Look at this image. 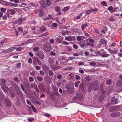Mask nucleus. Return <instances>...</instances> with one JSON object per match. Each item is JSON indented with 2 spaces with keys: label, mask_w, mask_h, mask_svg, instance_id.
<instances>
[{
  "label": "nucleus",
  "mask_w": 122,
  "mask_h": 122,
  "mask_svg": "<svg viewBox=\"0 0 122 122\" xmlns=\"http://www.w3.org/2000/svg\"><path fill=\"white\" fill-rule=\"evenodd\" d=\"M106 83L108 85H110L112 83V80L110 79L108 80L107 81Z\"/></svg>",
  "instance_id": "obj_48"
},
{
  "label": "nucleus",
  "mask_w": 122,
  "mask_h": 122,
  "mask_svg": "<svg viewBox=\"0 0 122 122\" xmlns=\"http://www.w3.org/2000/svg\"><path fill=\"white\" fill-rule=\"evenodd\" d=\"M37 78L38 81H43V78L40 76H37Z\"/></svg>",
  "instance_id": "obj_39"
},
{
  "label": "nucleus",
  "mask_w": 122,
  "mask_h": 122,
  "mask_svg": "<svg viewBox=\"0 0 122 122\" xmlns=\"http://www.w3.org/2000/svg\"><path fill=\"white\" fill-rule=\"evenodd\" d=\"M113 107H110L109 109V111L112 112L114 111L113 109Z\"/></svg>",
  "instance_id": "obj_54"
},
{
  "label": "nucleus",
  "mask_w": 122,
  "mask_h": 122,
  "mask_svg": "<svg viewBox=\"0 0 122 122\" xmlns=\"http://www.w3.org/2000/svg\"><path fill=\"white\" fill-rule=\"evenodd\" d=\"M92 77L89 76H87L86 78V80L87 81H90L91 80Z\"/></svg>",
  "instance_id": "obj_29"
},
{
  "label": "nucleus",
  "mask_w": 122,
  "mask_h": 122,
  "mask_svg": "<svg viewBox=\"0 0 122 122\" xmlns=\"http://www.w3.org/2000/svg\"><path fill=\"white\" fill-rule=\"evenodd\" d=\"M31 107L32 108V109L33 111L35 112H36V108L34 107V106L31 105Z\"/></svg>",
  "instance_id": "obj_43"
},
{
  "label": "nucleus",
  "mask_w": 122,
  "mask_h": 122,
  "mask_svg": "<svg viewBox=\"0 0 122 122\" xmlns=\"http://www.w3.org/2000/svg\"><path fill=\"white\" fill-rule=\"evenodd\" d=\"M24 20V18L20 17L18 19V21L19 25L22 24V21Z\"/></svg>",
  "instance_id": "obj_20"
},
{
  "label": "nucleus",
  "mask_w": 122,
  "mask_h": 122,
  "mask_svg": "<svg viewBox=\"0 0 122 122\" xmlns=\"http://www.w3.org/2000/svg\"><path fill=\"white\" fill-rule=\"evenodd\" d=\"M73 46L74 48L76 49H77L78 48V46L76 44H73Z\"/></svg>",
  "instance_id": "obj_64"
},
{
  "label": "nucleus",
  "mask_w": 122,
  "mask_h": 122,
  "mask_svg": "<svg viewBox=\"0 0 122 122\" xmlns=\"http://www.w3.org/2000/svg\"><path fill=\"white\" fill-rule=\"evenodd\" d=\"M58 59L59 61L64 60L65 59V57L62 56H61L59 57Z\"/></svg>",
  "instance_id": "obj_46"
},
{
  "label": "nucleus",
  "mask_w": 122,
  "mask_h": 122,
  "mask_svg": "<svg viewBox=\"0 0 122 122\" xmlns=\"http://www.w3.org/2000/svg\"><path fill=\"white\" fill-rule=\"evenodd\" d=\"M43 47L44 50L47 52H50L52 48L51 45L48 42L45 43L43 45Z\"/></svg>",
  "instance_id": "obj_3"
},
{
  "label": "nucleus",
  "mask_w": 122,
  "mask_h": 122,
  "mask_svg": "<svg viewBox=\"0 0 122 122\" xmlns=\"http://www.w3.org/2000/svg\"><path fill=\"white\" fill-rule=\"evenodd\" d=\"M33 42L32 40V39H30L28 40L27 41L25 42V44L27 45L28 43L32 42Z\"/></svg>",
  "instance_id": "obj_49"
},
{
  "label": "nucleus",
  "mask_w": 122,
  "mask_h": 122,
  "mask_svg": "<svg viewBox=\"0 0 122 122\" xmlns=\"http://www.w3.org/2000/svg\"><path fill=\"white\" fill-rule=\"evenodd\" d=\"M118 100L117 99H115L113 97L112 98L111 101V102L112 104H116L117 103Z\"/></svg>",
  "instance_id": "obj_14"
},
{
  "label": "nucleus",
  "mask_w": 122,
  "mask_h": 122,
  "mask_svg": "<svg viewBox=\"0 0 122 122\" xmlns=\"http://www.w3.org/2000/svg\"><path fill=\"white\" fill-rule=\"evenodd\" d=\"M51 68L52 69V70H56L57 69H58V67H57V66H55V67H53V66H51Z\"/></svg>",
  "instance_id": "obj_51"
},
{
  "label": "nucleus",
  "mask_w": 122,
  "mask_h": 122,
  "mask_svg": "<svg viewBox=\"0 0 122 122\" xmlns=\"http://www.w3.org/2000/svg\"><path fill=\"white\" fill-rule=\"evenodd\" d=\"M80 83V81H78L75 82L74 83V85L75 87H77L78 86L79 84Z\"/></svg>",
  "instance_id": "obj_32"
},
{
  "label": "nucleus",
  "mask_w": 122,
  "mask_h": 122,
  "mask_svg": "<svg viewBox=\"0 0 122 122\" xmlns=\"http://www.w3.org/2000/svg\"><path fill=\"white\" fill-rule=\"evenodd\" d=\"M112 9L113 7L112 6H110L107 9L108 10H109L112 13L114 12V10H112Z\"/></svg>",
  "instance_id": "obj_36"
},
{
  "label": "nucleus",
  "mask_w": 122,
  "mask_h": 122,
  "mask_svg": "<svg viewBox=\"0 0 122 122\" xmlns=\"http://www.w3.org/2000/svg\"><path fill=\"white\" fill-rule=\"evenodd\" d=\"M6 3V5L7 6H11L12 3L7 2L6 1H4Z\"/></svg>",
  "instance_id": "obj_40"
},
{
  "label": "nucleus",
  "mask_w": 122,
  "mask_h": 122,
  "mask_svg": "<svg viewBox=\"0 0 122 122\" xmlns=\"http://www.w3.org/2000/svg\"><path fill=\"white\" fill-rule=\"evenodd\" d=\"M47 5L48 6H50L51 4V1L48 0H47Z\"/></svg>",
  "instance_id": "obj_45"
},
{
  "label": "nucleus",
  "mask_w": 122,
  "mask_h": 122,
  "mask_svg": "<svg viewBox=\"0 0 122 122\" xmlns=\"http://www.w3.org/2000/svg\"><path fill=\"white\" fill-rule=\"evenodd\" d=\"M1 82L0 83V85L2 89L4 91L6 90L7 88V86L6 83L7 82L4 79H1Z\"/></svg>",
  "instance_id": "obj_4"
},
{
  "label": "nucleus",
  "mask_w": 122,
  "mask_h": 122,
  "mask_svg": "<svg viewBox=\"0 0 122 122\" xmlns=\"http://www.w3.org/2000/svg\"><path fill=\"white\" fill-rule=\"evenodd\" d=\"M105 96H103V95H101L99 97V99L100 101H102L104 99Z\"/></svg>",
  "instance_id": "obj_31"
},
{
  "label": "nucleus",
  "mask_w": 122,
  "mask_h": 122,
  "mask_svg": "<svg viewBox=\"0 0 122 122\" xmlns=\"http://www.w3.org/2000/svg\"><path fill=\"white\" fill-rule=\"evenodd\" d=\"M87 25V24H85L83 25V26L82 27V29L83 30L86 27Z\"/></svg>",
  "instance_id": "obj_60"
},
{
  "label": "nucleus",
  "mask_w": 122,
  "mask_h": 122,
  "mask_svg": "<svg viewBox=\"0 0 122 122\" xmlns=\"http://www.w3.org/2000/svg\"><path fill=\"white\" fill-rule=\"evenodd\" d=\"M113 107V109L114 111H116L118 109H119L120 108V106H114Z\"/></svg>",
  "instance_id": "obj_27"
},
{
  "label": "nucleus",
  "mask_w": 122,
  "mask_h": 122,
  "mask_svg": "<svg viewBox=\"0 0 122 122\" xmlns=\"http://www.w3.org/2000/svg\"><path fill=\"white\" fill-rule=\"evenodd\" d=\"M20 86L21 87L22 90L25 93V89L24 88V86L23 84H20Z\"/></svg>",
  "instance_id": "obj_56"
},
{
  "label": "nucleus",
  "mask_w": 122,
  "mask_h": 122,
  "mask_svg": "<svg viewBox=\"0 0 122 122\" xmlns=\"http://www.w3.org/2000/svg\"><path fill=\"white\" fill-rule=\"evenodd\" d=\"M117 52V50H114L111 51H110V53H113L116 54Z\"/></svg>",
  "instance_id": "obj_59"
},
{
  "label": "nucleus",
  "mask_w": 122,
  "mask_h": 122,
  "mask_svg": "<svg viewBox=\"0 0 122 122\" xmlns=\"http://www.w3.org/2000/svg\"><path fill=\"white\" fill-rule=\"evenodd\" d=\"M15 89L16 91V92H17L19 91V90H20V89L19 88V86L18 85H16L15 83Z\"/></svg>",
  "instance_id": "obj_28"
},
{
  "label": "nucleus",
  "mask_w": 122,
  "mask_h": 122,
  "mask_svg": "<svg viewBox=\"0 0 122 122\" xmlns=\"http://www.w3.org/2000/svg\"><path fill=\"white\" fill-rule=\"evenodd\" d=\"M79 90L81 91L84 93L85 92L86 89L84 86L82 84H80L79 86Z\"/></svg>",
  "instance_id": "obj_10"
},
{
  "label": "nucleus",
  "mask_w": 122,
  "mask_h": 122,
  "mask_svg": "<svg viewBox=\"0 0 122 122\" xmlns=\"http://www.w3.org/2000/svg\"><path fill=\"white\" fill-rule=\"evenodd\" d=\"M101 4L105 6H106L107 4L105 1H103L102 2Z\"/></svg>",
  "instance_id": "obj_57"
},
{
  "label": "nucleus",
  "mask_w": 122,
  "mask_h": 122,
  "mask_svg": "<svg viewBox=\"0 0 122 122\" xmlns=\"http://www.w3.org/2000/svg\"><path fill=\"white\" fill-rule=\"evenodd\" d=\"M34 60L35 61L38 63V64L40 65L41 66L42 64V62H41V61L38 59L36 57H35L34 58Z\"/></svg>",
  "instance_id": "obj_16"
},
{
  "label": "nucleus",
  "mask_w": 122,
  "mask_h": 122,
  "mask_svg": "<svg viewBox=\"0 0 122 122\" xmlns=\"http://www.w3.org/2000/svg\"><path fill=\"white\" fill-rule=\"evenodd\" d=\"M46 28L44 26H42L40 28V30L42 32H43L46 30Z\"/></svg>",
  "instance_id": "obj_30"
},
{
  "label": "nucleus",
  "mask_w": 122,
  "mask_h": 122,
  "mask_svg": "<svg viewBox=\"0 0 122 122\" xmlns=\"http://www.w3.org/2000/svg\"><path fill=\"white\" fill-rule=\"evenodd\" d=\"M121 115V113L119 112H114L111 114V116L113 117H119Z\"/></svg>",
  "instance_id": "obj_8"
},
{
  "label": "nucleus",
  "mask_w": 122,
  "mask_h": 122,
  "mask_svg": "<svg viewBox=\"0 0 122 122\" xmlns=\"http://www.w3.org/2000/svg\"><path fill=\"white\" fill-rule=\"evenodd\" d=\"M6 41L7 40L6 39L4 38L3 40L0 42V47L2 46L4 43H6Z\"/></svg>",
  "instance_id": "obj_22"
},
{
  "label": "nucleus",
  "mask_w": 122,
  "mask_h": 122,
  "mask_svg": "<svg viewBox=\"0 0 122 122\" xmlns=\"http://www.w3.org/2000/svg\"><path fill=\"white\" fill-rule=\"evenodd\" d=\"M117 84L119 86H122V78L120 79L117 82Z\"/></svg>",
  "instance_id": "obj_19"
},
{
  "label": "nucleus",
  "mask_w": 122,
  "mask_h": 122,
  "mask_svg": "<svg viewBox=\"0 0 122 122\" xmlns=\"http://www.w3.org/2000/svg\"><path fill=\"white\" fill-rule=\"evenodd\" d=\"M54 9L57 12L60 10V9L59 7H55Z\"/></svg>",
  "instance_id": "obj_47"
},
{
  "label": "nucleus",
  "mask_w": 122,
  "mask_h": 122,
  "mask_svg": "<svg viewBox=\"0 0 122 122\" xmlns=\"http://www.w3.org/2000/svg\"><path fill=\"white\" fill-rule=\"evenodd\" d=\"M49 76H53L54 74L51 70H50L49 71Z\"/></svg>",
  "instance_id": "obj_33"
},
{
  "label": "nucleus",
  "mask_w": 122,
  "mask_h": 122,
  "mask_svg": "<svg viewBox=\"0 0 122 122\" xmlns=\"http://www.w3.org/2000/svg\"><path fill=\"white\" fill-rule=\"evenodd\" d=\"M53 90L54 92L58 91V88L56 87H53Z\"/></svg>",
  "instance_id": "obj_62"
},
{
  "label": "nucleus",
  "mask_w": 122,
  "mask_h": 122,
  "mask_svg": "<svg viewBox=\"0 0 122 122\" xmlns=\"http://www.w3.org/2000/svg\"><path fill=\"white\" fill-rule=\"evenodd\" d=\"M99 44L97 45L98 47H101L102 46H105L106 45V41L103 39H100L99 41Z\"/></svg>",
  "instance_id": "obj_5"
},
{
  "label": "nucleus",
  "mask_w": 122,
  "mask_h": 122,
  "mask_svg": "<svg viewBox=\"0 0 122 122\" xmlns=\"http://www.w3.org/2000/svg\"><path fill=\"white\" fill-rule=\"evenodd\" d=\"M74 31L75 32H76L79 35L81 34L82 33V31L79 29H76Z\"/></svg>",
  "instance_id": "obj_25"
},
{
  "label": "nucleus",
  "mask_w": 122,
  "mask_h": 122,
  "mask_svg": "<svg viewBox=\"0 0 122 122\" xmlns=\"http://www.w3.org/2000/svg\"><path fill=\"white\" fill-rule=\"evenodd\" d=\"M68 32V31L67 30L64 31L62 32V34L63 36L66 35Z\"/></svg>",
  "instance_id": "obj_53"
},
{
  "label": "nucleus",
  "mask_w": 122,
  "mask_h": 122,
  "mask_svg": "<svg viewBox=\"0 0 122 122\" xmlns=\"http://www.w3.org/2000/svg\"><path fill=\"white\" fill-rule=\"evenodd\" d=\"M37 11L39 12V15L40 17L42 16L44 14V13L43 10L42 9H40L39 10H37Z\"/></svg>",
  "instance_id": "obj_18"
},
{
  "label": "nucleus",
  "mask_w": 122,
  "mask_h": 122,
  "mask_svg": "<svg viewBox=\"0 0 122 122\" xmlns=\"http://www.w3.org/2000/svg\"><path fill=\"white\" fill-rule=\"evenodd\" d=\"M54 60L51 58H49L48 59L49 63L50 64H53L54 62Z\"/></svg>",
  "instance_id": "obj_26"
},
{
  "label": "nucleus",
  "mask_w": 122,
  "mask_h": 122,
  "mask_svg": "<svg viewBox=\"0 0 122 122\" xmlns=\"http://www.w3.org/2000/svg\"><path fill=\"white\" fill-rule=\"evenodd\" d=\"M37 55L41 59H43L44 57V55L43 53L41 51H39L36 53Z\"/></svg>",
  "instance_id": "obj_7"
},
{
  "label": "nucleus",
  "mask_w": 122,
  "mask_h": 122,
  "mask_svg": "<svg viewBox=\"0 0 122 122\" xmlns=\"http://www.w3.org/2000/svg\"><path fill=\"white\" fill-rule=\"evenodd\" d=\"M61 37V36H58V37H55V40L57 43H59L61 41L60 40V38Z\"/></svg>",
  "instance_id": "obj_24"
},
{
  "label": "nucleus",
  "mask_w": 122,
  "mask_h": 122,
  "mask_svg": "<svg viewBox=\"0 0 122 122\" xmlns=\"http://www.w3.org/2000/svg\"><path fill=\"white\" fill-rule=\"evenodd\" d=\"M75 78L76 80H79L80 79L81 77L79 76L76 75L75 76Z\"/></svg>",
  "instance_id": "obj_50"
},
{
  "label": "nucleus",
  "mask_w": 122,
  "mask_h": 122,
  "mask_svg": "<svg viewBox=\"0 0 122 122\" xmlns=\"http://www.w3.org/2000/svg\"><path fill=\"white\" fill-rule=\"evenodd\" d=\"M99 84L98 82L95 81L93 85V86L92 87V82L90 84L88 88V91L90 92L92 90V88L95 91H97L98 90L99 88V86H98Z\"/></svg>",
  "instance_id": "obj_2"
},
{
  "label": "nucleus",
  "mask_w": 122,
  "mask_h": 122,
  "mask_svg": "<svg viewBox=\"0 0 122 122\" xmlns=\"http://www.w3.org/2000/svg\"><path fill=\"white\" fill-rule=\"evenodd\" d=\"M77 40L78 41H80L81 40H82L83 39L86 38V37L84 36H77Z\"/></svg>",
  "instance_id": "obj_17"
},
{
  "label": "nucleus",
  "mask_w": 122,
  "mask_h": 122,
  "mask_svg": "<svg viewBox=\"0 0 122 122\" xmlns=\"http://www.w3.org/2000/svg\"><path fill=\"white\" fill-rule=\"evenodd\" d=\"M49 42L51 44L54 43V39H51L49 41Z\"/></svg>",
  "instance_id": "obj_61"
},
{
  "label": "nucleus",
  "mask_w": 122,
  "mask_h": 122,
  "mask_svg": "<svg viewBox=\"0 0 122 122\" xmlns=\"http://www.w3.org/2000/svg\"><path fill=\"white\" fill-rule=\"evenodd\" d=\"M82 13H81L78 16L76 17L75 18H74L75 20H76L77 19H81L82 16Z\"/></svg>",
  "instance_id": "obj_21"
},
{
  "label": "nucleus",
  "mask_w": 122,
  "mask_h": 122,
  "mask_svg": "<svg viewBox=\"0 0 122 122\" xmlns=\"http://www.w3.org/2000/svg\"><path fill=\"white\" fill-rule=\"evenodd\" d=\"M88 40L90 42L94 43V40L93 39L90 38L88 39Z\"/></svg>",
  "instance_id": "obj_55"
},
{
  "label": "nucleus",
  "mask_w": 122,
  "mask_h": 122,
  "mask_svg": "<svg viewBox=\"0 0 122 122\" xmlns=\"http://www.w3.org/2000/svg\"><path fill=\"white\" fill-rule=\"evenodd\" d=\"M16 92L18 95H19L21 97H22L23 96V93L20 90H19V91L17 92Z\"/></svg>",
  "instance_id": "obj_35"
},
{
  "label": "nucleus",
  "mask_w": 122,
  "mask_h": 122,
  "mask_svg": "<svg viewBox=\"0 0 122 122\" xmlns=\"http://www.w3.org/2000/svg\"><path fill=\"white\" fill-rule=\"evenodd\" d=\"M79 44L80 46L84 49H86L87 47V46L93 47L94 45V44L88 42V39L84 40L79 42Z\"/></svg>",
  "instance_id": "obj_1"
},
{
  "label": "nucleus",
  "mask_w": 122,
  "mask_h": 122,
  "mask_svg": "<svg viewBox=\"0 0 122 122\" xmlns=\"http://www.w3.org/2000/svg\"><path fill=\"white\" fill-rule=\"evenodd\" d=\"M18 31H20L21 33L23 32V29L21 27H19L18 28Z\"/></svg>",
  "instance_id": "obj_58"
},
{
  "label": "nucleus",
  "mask_w": 122,
  "mask_h": 122,
  "mask_svg": "<svg viewBox=\"0 0 122 122\" xmlns=\"http://www.w3.org/2000/svg\"><path fill=\"white\" fill-rule=\"evenodd\" d=\"M68 92L69 93H71L73 92L74 90L71 88L67 87V88Z\"/></svg>",
  "instance_id": "obj_23"
},
{
  "label": "nucleus",
  "mask_w": 122,
  "mask_h": 122,
  "mask_svg": "<svg viewBox=\"0 0 122 122\" xmlns=\"http://www.w3.org/2000/svg\"><path fill=\"white\" fill-rule=\"evenodd\" d=\"M76 97L79 100L82 99L83 97V94L81 92H77L76 93Z\"/></svg>",
  "instance_id": "obj_11"
},
{
  "label": "nucleus",
  "mask_w": 122,
  "mask_h": 122,
  "mask_svg": "<svg viewBox=\"0 0 122 122\" xmlns=\"http://www.w3.org/2000/svg\"><path fill=\"white\" fill-rule=\"evenodd\" d=\"M102 95H103V96H105L107 93V92H106V91L103 90H102Z\"/></svg>",
  "instance_id": "obj_41"
},
{
  "label": "nucleus",
  "mask_w": 122,
  "mask_h": 122,
  "mask_svg": "<svg viewBox=\"0 0 122 122\" xmlns=\"http://www.w3.org/2000/svg\"><path fill=\"white\" fill-rule=\"evenodd\" d=\"M43 68L45 70H48L49 69V67L46 65H45L43 66Z\"/></svg>",
  "instance_id": "obj_42"
},
{
  "label": "nucleus",
  "mask_w": 122,
  "mask_h": 122,
  "mask_svg": "<svg viewBox=\"0 0 122 122\" xmlns=\"http://www.w3.org/2000/svg\"><path fill=\"white\" fill-rule=\"evenodd\" d=\"M109 56V54H106L102 55L101 56L102 57H108Z\"/></svg>",
  "instance_id": "obj_44"
},
{
  "label": "nucleus",
  "mask_w": 122,
  "mask_h": 122,
  "mask_svg": "<svg viewBox=\"0 0 122 122\" xmlns=\"http://www.w3.org/2000/svg\"><path fill=\"white\" fill-rule=\"evenodd\" d=\"M65 39L68 41H71L76 40L75 37L74 36H68L65 38Z\"/></svg>",
  "instance_id": "obj_9"
},
{
  "label": "nucleus",
  "mask_w": 122,
  "mask_h": 122,
  "mask_svg": "<svg viewBox=\"0 0 122 122\" xmlns=\"http://www.w3.org/2000/svg\"><path fill=\"white\" fill-rule=\"evenodd\" d=\"M50 54L51 56H55L56 54L54 51H52L50 52Z\"/></svg>",
  "instance_id": "obj_63"
},
{
  "label": "nucleus",
  "mask_w": 122,
  "mask_h": 122,
  "mask_svg": "<svg viewBox=\"0 0 122 122\" xmlns=\"http://www.w3.org/2000/svg\"><path fill=\"white\" fill-rule=\"evenodd\" d=\"M53 18L52 16L51 15H48V16L46 18H44L43 20L44 21H46L47 20H50Z\"/></svg>",
  "instance_id": "obj_15"
},
{
  "label": "nucleus",
  "mask_w": 122,
  "mask_h": 122,
  "mask_svg": "<svg viewBox=\"0 0 122 122\" xmlns=\"http://www.w3.org/2000/svg\"><path fill=\"white\" fill-rule=\"evenodd\" d=\"M4 101L7 107H10L11 106V103L9 99L7 97H6L4 98Z\"/></svg>",
  "instance_id": "obj_6"
},
{
  "label": "nucleus",
  "mask_w": 122,
  "mask_h": 122,
  "mask_svg": "<svg viewBox=\"0 0 122 122\" xmlns=\"http://www.w3.org/2000/svg\"><path fill=\"white\" fill-rule=\"evenodd\" d=\"M1 10L2 12L4 13L5 12L6 10V9L4 8H1Z\"/></svg>",
  "instance_id": "obj_52"
},
{
  "label": "nucleus",
  "mask_w": 122,
  "mask_h": 122,
  "mask_svg": "<svg viewBox=\"0 0 122 122\" xmlns=\"http://www.w3.org/2000/svg\"><path fill=\"white\" fill-rule=\"evenodd\" d=\"M40 3L43 8H46L47 6L46 2L43 0H41Z\"/></svg>",
  "instance_id": "obj_12"
},
{
  "label": "nucleus",
  "mask_w": 122,
  "mask_h": 122,
  "mask_svg": "<svg viewBox=\"0 0 122 122\" xmlns=\"http://www.w3.org/2000/svg\"><path fill=\"white\" fill-rule=\"evenodd\" d=\"M49 34V33L47 32H46V33L42 34L40 36V37H41L43 36H45L47 35H48Z\"/></svg>",
  "instance_id": "obj_37"
},
{
  "label": "nucleus",
  "mask_w": 122,
  "mask_h": 122,
  "mask_svg": "<svg viewBox=\"0 0 122 122\" xmlns=\"http://www.w3.org/2000/svg\"><path fill=\"white\" fill-rule=\"evenodd\" d=\"M15 49V47H11L9 48L8 49L9 52H10L14 50Z\"/></svg>",
  "instance_id": "obj_38"
},
{
  "label": "nucleus",
  "mask_w": 122,
  "mask_h": 122,
  "mask_svg": "<svg viewBox=\"0 0 122 122\" xmlns=\"http://www.w3.org/2000/svg\"><path fill=\"white\" fill-rule=\"evenodd\" d=\"M7 12L10 14L11 15H12L15 14V11L13 9H9L7 10Z\"/></svg>",
  "instance_id": "obj_13"
},
{
  "label": "nucleus",
  "mask_w": 122,
  "mask_h": 122,
  "mask_svg": "<svg viewBox=\"0 0 122 122\" xmlns=\"http://www.w3.org/2000/svg\"><path fill=\"white\" fill-rule=\"evenodd\" d=\"M70 7L69 6H67L65 7L63 10L64 11H66L70 9Z\"/></svg>",
  "instance_id": "obj_34"
}]
</instances>
